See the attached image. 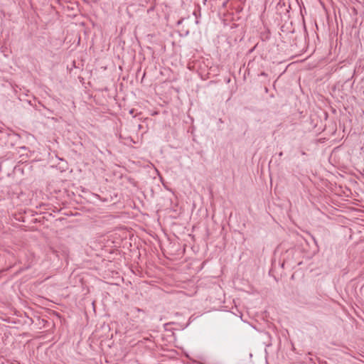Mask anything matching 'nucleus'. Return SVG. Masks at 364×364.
Listing matches in <instances>:
<instances>
[{
    "label": "nucleus",
    "mask_w": 364,
    "mask_h": 364,
    "mask_svg": "<svg viewBox=\"0 0 364 364\" xmlns=\"http://www.w3.org/2000/svg\"><path fill=\"white\" fill-rule=\"evenodd\" d=\"M193 14L196 16V15H197V14H196V11H194V12H193Z\"/></svg>",
    "instance_id": "2"
},
{
    "label": "nucleus",
    "mask_w": 364,
    "mask_h": 364,
    "mask_svg": "<svg viewBox=\"0 0 364 364\" xmlns=\"http://www.w3.org/2000/svg\"><path fill=\"white\" fill-rule=\"evenodd\" d=\"M206 1H207V0H204V1H203L204 4H205Z\"/></svg>",
    "instance_id": "3"
},
{
    "label": "nucleus",
    "mask_w": 364,
    "mask_h": 364,
    "mask_svg": "<svg viewBox=\"0 0 364 364\" xmlns=\"http://www.w3.org/2000/svg\"><path fill=\"white\" fill-rule=\"evenodd\" d=\"M283 156V152H282V151H280V152L279 153V156H280V157H281V156Z\"/></svg>",
    "instance_id": "1"
}]
</instances>
